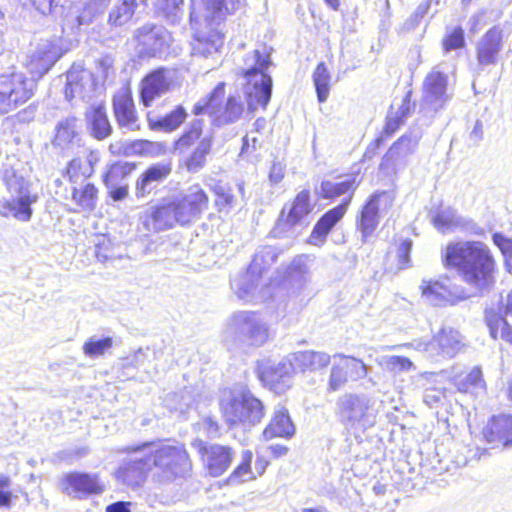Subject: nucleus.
<instances>
[{
	"label": "nucleus",
	"mask_w": 512,
	"mask_h": 512,
	"mask_svg": "<svg viewBox=\"0 0 512 512\" xmlns=\"http://www.w3.org/2000/svg\"><path fill=\"white\" fill-rule=\"evenodd\" d=\"M167 402L171 409L184 413L192 407L195 402V398L192 394V390L184 388L183 390L174 393L167 399Z\"/></svg>",
	"instance_id": "5fc2aeb1"
},
{
	"label": "nucleus",
	"mask_w": 512,
	"mask_h": 512,
	"mask_svg": "<svg viewBox=\"0 0 512 512\" xmlns=\"http://www.w3.org/2000/svg\"><path fill=\"white\" fill-rule=\"evenodd\" d=\"M244 0H191V22L219 25L225 18L242 7Z\"/></svg>",
	"instance_id": "9b49d317"
},
{
	"label": "nucleus",
	"mask_w": 512,
	"mask_h": 512,
	"mask_svg": "<svg viewBox=\"0 0 512 512\" xmlns=\"http://www.w3.org/2000/svg\"><path fill=\"white\" fill-rule=\"evenodd\" d=\"M331 74L325 63L321 62L317 65L313 73V82L320 103H324L330 93Z\"/></svg>",
	"instance_id": "a18cd8bd"
},
{
	"label": "nucleus",
	"mask_w": 512,
	"mask_h": 512,
	"mask_svg": "<svg viewBox=\"0 0 512 512\" xmlns=\"http://www.w3.org/2000/svg\"><path fill=\"white\" fill-rule=\"evenodd\" d=\"M147 0H117L109 12L108 24L121 27L130 22L139 5Z\"/></svg>",
	"instance_id": "72a5a7b5"
},
{
	"label": "nucleus",
	"mask_w": 512,
	"mask_h": 512,
	"mask_svg": "<svg viewBox=\"0 0 512 512\" xmlns=\"http://www.w3.org/2000/svg\"><path fill=\"white\" fill-rule=\"evenodd\" d=\"M421 139L419 131H410L396 141L383 156L381 167L389 168L402 162L411 155L417 148Z\"/></svg>",
	"instance_id": "bb28decb"
},
{
	"label": "nucleus",
	"mask_w": 512,
	"mask_h": 512,
	"mask_svg": "<svg viewBox=\"0 0 512 512\" xmlns=\"http://www.w3.org/2000/svg\"><path fill=\"white\" fill-rule=\"evenodd\" d=\"M204 122L201 119L193 120L185 129L181 137L175 142L174 148L179 153L185 152L191 145L200 139L203 133Z\"/></svg>",
	"instance_id": "c03bdc74"
},
{
	"label": "nucleus",
	"mask_w": 512,
	"mask_h": 512,
	"mask_svg": "<svg viewBox=\"0 0 512 512\" xmlns=\"http://www.w3.org/2000/svg\"><path fill=\"white\" fill-rule=\"evenodd\" d=\"M86 118L90 134L97 140H103L112 133V126L103 106L93 107L87 112Z\"/></svg>",
	"instance_id": "c9c22d12"
},
{
	"label": "nucleus",
	"mask_w": 512,
	"mask_h": 512,
	"mask_svg": "<svg viewBox=\"0 0 512 512\" xmlns=\"http://www.w3.org/2000/svg\"><path fill=\"white\" fill-rule=\"evenodd\" d=\"M79 120L75 116H67L57 122L52 139V146L62 153H68L79 145Z\"/></svg>",
	"instance_id": "b1692460"
},
{
	"label": "nucleus",
	"mask_w": 512,
	"mask_h": 512,
	"mask_svg": "<svg viewBox=\"0 0 512 512\" xmlns=\"http://www.w3.org/2000/svg\"><path fill=\"white\" fill-rule=\"evenodd\" d=\"M420 289L422 297L433 306L453 305L467 297L464 289L452 284L448 277L423 279Z\"/></svg>",
	"instance_id": "4468645a"
},
{
	"label": "nucleus",
	"mask_w": 512,
	"mask_h": 512,
	"mask_svg": "<svg viewBox=\"0 0 512 512\" xmlns=\"http://www.w3.org/2000/svg\"><path fill=\"white\" fill-rule=\"evenodd\" d=\"M216 199L215 205L220 212L230 211L235 203V198L230 187L222 182H217L211 187Z\"/></svg>",
	"instance_id": "603ef678"
},
{
	"label": "nucleus",
	"mask_w": 512,
	"mask_h": 512,
	"mask_svg": "<svg viewBox=\"0 0 512 512\" xmlns=\"http://www.w3.org/2000/svg\"><path fill=\"white\" fill-rule=\"evenodd\" d=\"M142 222L148 231L158 232L172 228L178 223L171 203L155 206L144 212Z\"/></svg>",
	"instance_id": "c756f323"
},
{
	"label": "nucleus",
	"mask_w": 512,
	"mask_h": 512,
	"mask_svg": "<svg viewBox=\"0 0 512 512\" xmlns=\"http://www.w3.org/2000/svg\"><path fill=\"white\" fill-rule=\"evenodd\" d=\"M457 389L465 393H474L478 389L484 388V381L482 379V372L478 367H474L465 376H459L455 379Z\"/></svg>",
	"instance_id": "49530a36"
},
{
	"label": "nucleus",
	"mask_w": 512,
	"mask_h": 512,
	"mask_svg": "<svg viewBox=\"0 0 512 512\" xmlns=\"http://www.w3.org/2000/svg\"><path fill=\"white\" fill-rule=\"evenodd\" d=\"M157 9L172 24L177 23L183 15L184 0H157Z\"/></svg>",
	"instance_id": "864d4df0"
},
{
	"label": "nucleus",
	"mask_w": 512,
	"mask_h": 512,
	"mask_svg": "<svg viewBox=\"0 0 512 512\" xmlns=\"http://www.w3.org/2000/svg\"><path fill=\"white\" fill-rule=\"evenodd\" d=\"M432 0H424L421 2L416 8L415 12L411 15L408 20V25L410 27L417 26L420 21L428 14Z\"/></svg>",
	"instance_id": "774afa93"
},
{
	"label": "nucleus",
	"mask_w": 512,
	"mask_h": 512,
	"mask_svg": "<svg viewBox=\"0 0 512 512\" xmlns=\"http://www.w3.org/2000/svg\"><path fill=\"white\" fill-rule=\"evenodd\" d=\"M140 54L157 57L165 53L171 39L170 33L161 25L145 24L135 33Z\"/></svg>",
	"instance_id": "6ab92c4d"
},
{
	"label": "nucleus",
	"mask_w": 512,
	"mask_h": 512,
	"mask_svg": "<svg viewBox=\"0 0 512 512\" xmlns=\"http://www.w3.org/2000/svg\"><path fill=\"white\" fill-rule=\"evenodd\" d=\"M384 362L386 368L393 372H406L415 370L413 362L403 356H386Z\"/></svg>",
	"instance_id": "052dcab7"
},
{
	"label": "nucleus",
	"mask_w": 512,
	"mask_h": 512,
	"mask_svg": "<svg viewBox=\"0 0 512 512\" xmlns=\"http://www.w3.org/2000/svg\"><path fill=\"white\" fill-rule=\"evenodd\" d=\"M253 454L250 450H243L241 463L236 467L233 473L230 475L229 480L233 482H244L246 480L254 478L251 471V462Z\"/></svg>",
	"instance_id": "6e6d98bb"
},
{
	"label": "nucleus",
	"mask_w": 512,
	"mask_h": 512,
	"mask_svg": "<svg viewBox=\"0 0 512 512\" xmlns=\"http://www.w3.org/2000/svg\"><path fill=\"white\" fill-rule=\"evenodd\" d=\"M337 407L338 415L347 427L366 429L375 422L370 401L365 396L345 394L338 399Z\"/></svg>",
	"instance_id": "9d476101"
},
{
	"label": "nucleus",
	"mask_w": 512,
	"mask_h": 512,
	"mask_svg": "<svg viewBox=\"0 0 512 512\" xmlns=\"http://www.w3.org/2000/svg\"><path fill=\"white\" fill-rule=\"evenodd\" d=\"M193 446L198 450L205 468L213 477L225 473L235 456L234 450L229 446L208 444L201 440L194 441Z\"/></svg>",
	"instance_id": "dca6fc26"
},
{
	"label": "nucleus",
	"mask_w": 512,
	"mask_h": 512,
	"mask_svg": "<svg viewBox=\"0 0 512 512\" xmlns=\"http://www.w3.org/2000/svg\"><path fill=\"white\" fill-rule=\"evenodd\" d=\"M113 109L120 127L128 130L138 128L137 116L130 92L121 91L113 97Z\"/></svg>",
	"instance_id": "7c9ffc66"
},
{
	"label": "nucleus",
	"mask_w": 512,
	"mask_h": 512,
	"mask_svg": "<svg viewBox=\"0 0 512 512\" xmlns=\"http://www.w3.org/2000/svg\"><path fill=\"white\" fill-rule=\"evenodd\" d=\"M95 255L100 262H106L114 257L111 250V241L105 236L97 237L95 243Z\"/></svg>",
	"instance_id": "e2e57ef3"
},
{
	"label": "nucleus",
	"mask_w": 512,
	"mask_h": 512,
	"mask_svg": "<svg viewBox=\"0 0 512 512\" xmlns=\"http://www.w3.org/2000/svg\"><path fill=\"white\" fill-rule=\"evenodd\" d=\"M359 182L355 176H348L339 181L325 180L321 182L319 194L324 199H333L343 195L352 197L358 187Z\"/></svg>",
	"instance_id": "473e14b6"
},
{
	"label": "nucleus",
	"mask_w": 512,
	"mask_h": 512,
	"mask_svg": "<svg viewBox=\"0 0 512 512\" xmlns=\"http://www.w3.org/2000/svg\"><path fill=\"white\" fill-rule=\"evenodd\" d=\"M172 79L170 73L159 68L149 73L141 81L140 98L144 106L149 107L152 102L170 90Z\"/></svg>",
	"instance_id": "412c9836"
},
{
	"label": "nucleus",
	"mask_w": 512,
	"mask_h": 512,
	"mask_svg": "<svg viewBox=\"0 0 512 512\" xmlns=\"http://www.w3.org/2000/svg\"><path fill=\"white\" fill-rule=\"evenodd\" d=\"M296 367L291 354L276 364H264L259 367L258 376L261 382L277 394L284 393L291 385V378Z\"/></svg>",
	"instance_id": "a211bd4d"
},
{
	"label": "nucleus",
	"mask_w": 512,
	"mask_h": 512,
	"mask_svg": "<svg viewBox=\"0 0 512 512\" xmlns=\"http://www.w3.org/2000/svg\"><path fill=\"white\" fill-rule=\"evenodd\" d=\"M182 196L197 219L208 209L209 198L199 184L188 187Z\"/></svg>",
	"instance_id": "a19ab883"
},
{
	"label": "nucleus",
	"mask_w": 512,
	"mask_h": 512,
	"mask_svg": "<svg viewBox=\"0 0 512 512\" xmlns=\"http://www.w3.org/2000/svg\"><path fill=\"white\" fill-rule=\"evenodd\" d=\"M412 249V241L410 239L403 240L397 248L396 258L398 269L403 270L411 266L410 253Z\"/></svg>",
	"instance_id": "680f3d73"
},
{
	"label": "nucleus",
	"mask_w": 512,
	"mask_h": 512,
	"mask_svg": "<svg viewBox=\"0 0 512 512\" xmlns=\"http://www.w3.org/2000/svg\"><path fill=\"white\" fill-rule=\"evenodd\" d=\"M291 360L297 371L316 372L329 365L331 356L323 351L307 350L291 353Z\"/></svg>",
	"instance_id": "2f4dec72"
},
{
	"label": "nucleus",
	"mask_w": 512,
	"mask_h": 512,
	"mask_svg": "<svg viewBox=\"0 0 512 512\" xmlns=\"http://www.w3.org/2000/svg\"><path fill=\"white\" fill-rule=\"evenodd\" d=\"M446 397L445 390L442 388H427L423 395V402L430 408L442 405Z\"/></svg>",
	"instance_id": "69168bd1"
},
{
	"label": "nucleus",
	"mask_w": 512,
	"mask_h": 512,
	"mask_svg": "<svg viewBox=\"0 0 512 512\" xmlns=\"http://www.w3.org/2000/svg\"><path fill=\"white\" fill-rule=\"evenodd\" d=\"M170 203L173 207V210L175 211V216L179 224L185 225L197 220V218L195 217L191 208H189L190 206H188V203L185 201L183 196L175 198Z\"/></svg>",
	"instance_id": "4d7b16f0"
},
{
	"label": "nucleus",
	"mask_w": 512,
	"mask_h": 512,
	"mask_svg": "<svg viewBox=\"0 0 512 512\" xmlns=\"http://www.w3.org/2000/svg\"><path fill=\"white\" fill-rule=\"evenodd\" d=\"M296 428L288 410L283 405L274 408L273 416L263 431V438L271 440L275 437L290 439L295 435Z\"/></svg>",
	"instance_id": "c85d7f7f"
},
{
	"label": "nucleus",
	"mask_w": 512,
	"mask_h": 512,
	"mask_svg": "<svg viewBox=\"0 0 512 512\" xmlns=\"http://www.w3.org/2000/svg\"><path fill=\"white\" fill-rule=\"evenodd\" d=\"M60 490L74 499H84L90 495L101 494L104 490L96 474L70 472L59 481Z\"/></svg>",
	"instance_id": "f3484780"
},
{
	"label": "nucleus",
	"mask_w": 512,
	"mask_h": 512,
	"mask_svg": "<svg viewBox=\"0 0 512 512\" xmlns=\"http://www.w3.org/2000/svg\"><path fill=\"white\" fill-rule=\"evenodd\" d=\"M446 268H455L462 279L479 289H489L495 281L496 263L486 244L480 241L450 243L442 253Z\"/></svg>",
	"instance_id": "f03ea898"
},
{
	"label": "nucleus",
	"mask_w": 512,
	"mask_h": 512,
	"mask_svg": "<svg viewBox=\"0 0 512 512\" xmlns=\"http://www.w3.org/2000/svg\"><path fill=\"white\" fill-rule=\"evenodd\" d=\"M452 93L448 88V76L434 67L423 82V105L435 112L443 109L451 100Z\"/></svg>",
	"instance_id": "2eb2a0df"
},
{
	"label": "nucleus",
	"mask_w": 512,
	"mask_h": 512,
	"mask_svg": "<svg viewBox=\"0 0 512 512\" xmlns=\"http://www.w3.org/2000/svg\"><path fill=\"white\" fill-rule=\"evenodd\" d=\"M5 182L10 199L0 204V214L13 216L23 222L29 221L33 214L31 205L38 200V195L32 193L29 182L15 171H6Z\"/></svg>",
	"instance_id": "6e6552de"
},
{
	"label": "nucleus",
	"mask_w": 512,
	"mask_h": 512,
	"mask_svg": "<svg viewBox=\"0 0 512 512\" xmlns=\"http://www.w3.org/2000/svg\"><path fill=\"white\" fill-rule=\"evenodd\" d=\"M140 452H146L154 472L153 480L158 483H171L190 475L192 463L184 445L163 441L143 442Z\"/></svg>",
	"instance_id": "7ed1b4c3"
},
{
	"label": "nucleus",
	"mask_w": 512,
	"mask_h": 512,
	"mask_svg": "<svg viewBox=\"0 0 512 512\" xmlns=\"http://www.w3.org/2000/svg\"><path fill=\"white\" fill-rule=\"evenodd\" d=\"M220 409L230 426H254L265 415L263 403L249 390L234 389L223 393Z\"/></svg>",
	"instance_id": "423d86ee"
},
{
	"label": "nucleus",
	"mask_w": 512,
	"mask_h": 512,
	"mask_svg": "<svg viewBox=\"0 0 512 512\" xmlns=\"http://www.w3.org/2000/svg\"><path fill=\"white\" fill-rule=\"evenodd\" d=\"M61 37L40 40L27 55L26 67L31 78L23 72L0 75V114L15 110L34 94L35 81L46 74L65 54Z\"/></svg>",
	"instance_id": "f257e3e1"
},
{
	"label": "nucleus",
	"mask_w": 512,
	"mask_h": 512,
	"mask_svg": "<svg viewBox=\"0 0 512 512\" xmlns=\"http://www.w3.org/2000/svg\"><path fill=\"white\" fill-rule=\"evenodd\" d=\"M126 174V167L122 164H113L105 175L104 182L109 189V194L114 201L124 199L128 194V185L122 184L116 186L119 177Z\"/></svg>",
	"instance_id": "ea45409f"
},
{
	"label": "nucleus",
	"mask_w": 512,
	"mask_h": 512,
	"mask_svg": "<svg viewBox=\"0 0 512 512\" xmlns=\"http://www.w3.org/2000/svg\"><path fill=\"white\" fill-rule=\"evenodd\" d=\"M140 445L128 446L125 451L132 453V458L125 461L117 470L116 477L124 485L136 489L146 482L148 474L152 471L150 458L146 452H140Z\"/></svg>",
	"instance_id": "ddd939ff"
},
{
	"label": "nucleus",
	"mask_w": 512,
	"mask_h": 512,
	"mask_svg": "<svg viewBox=\"0 0 512 512\" xmlns=\"http://www.w3.org/2000/svg\"><path fill=\"white\" fill-rule=\"evenodd\" d=\"M334 358L340 357L339 364H333L328 380V390L335 392L341 389L347 382V369H355L357 377H364L367 373L366 366L361 360L349 358L342 354H336Z\"/></svg>",
	"instance_id": "cd10ccee"
},
{
	"label": "nucleus",
	"mask_w": 512,
	"mask_h": 512,
	"mask_svg": "<svg viewBox=\"0 0 512 512\" xmlns=\"http://www.w3.org/2000/svg\"><path fill=\"white\" fill-rule=\"evenodd\" d=\"M95 12V4L93 3H88L81 13H79L78 8H72L69 14L65 17V25L70 29L79 28L82 25H88L95 16Z\"/></svg>",
	"instance_id": "8fccbe9b"
},
{
	"label": "nucleus",
	"mask_w": 512,
	"mask_h": 512,
	"mask_svg": "<svg viewBox=\"0 0 512 512\" xmlns=\"http://www.w3.org/2000/svg\"><path fill=\"white\" fill-rule=\"evenodd\" d=\"M223 43V36L215 30L198 35L193 46L194 55L211 56L219 51Z\"/></svg>",
	"instance_id": "58836bf2"
},
{
	"label": "nucleus",
	"mask_w": 512,
	"mask_h": 512,
	"mask_svg": "<svg viewBox=\"0 0 512 512\" xmlns=\"http://www.w3.org/2000/svg\"><path fill=\"white\" fill-rule=\"evenodd\" d=\"M14 494L12 481L8 476L0 474V507H9Z\"/></svg>",
	"instance_id": "0e129e2a"
},
{
	"label": "nucleus",
	"mask_w": 512,
	"mask_h": 512,
	"mask_svg": "<svg viewBox=\"0 0 512 512\" xmlns=\"http://www.w3.org/2000/svg\"><path fill=\"white\" fill-rule=\"evenodd\" d=\"M213 145L212 135L204 136L193 151L186 157L184 165L188 172L197 173L206 165V159Z\"/></svg>",
	"instance_id": "e433bc0d"
},
{
	"label": "nucleus",
	"mask_w": 512,
	"mask_h": 512,
	"mask_svg": "<svg viewBox=\"0 0 512 512\" xmlns=\"http://www.w3.org/2000/svg\"><path fill=\"white\" fill-rule=\"evenodd\" d=\"M171 164L159 162L148 167L137 179L135 194L137 198L150 195L170 174Z\"/></svg>",
	"instance_id": "393cba45"
},
{
	"label": "nucleus",
	"mask_w": 512,
	"mask_h": 512,
	"mask_svg": "<svg viewBox=\"0 0 512 512\" xmlns=\"http://www.w3.org/2000/svg\"><path fill=\"white\" fill-rule=\"evenodd\" d=\"M394 199V194L391 191L376 192L370 196L356 223L363 242L374 233L379 225L380 215L387 213L392 208Z\"/></svg>",
	"instance_id": "f8f14e48"
},
{
	"label": "nucleus",
	"mask_w": 512,
	"mask_h": 512,
	"mask_svg": "<svg viewBox=\"0 0 512 512\" xmlns=\"http://www.w3.org/2000/svg\"><path fill=\"white\" fill-rule=\"evenodd\" d=\"M262 276L258 272L247 268L234 275L230 280V287L235 297L243 303H256L262 299L260 284Z\"/></svg>",
	"instance_id": "aec40b11"
},
{
	"label": "nucleus",
	"mask_w": 512,
	"mask_h": 512,
	"mask_svg": "<svg viewBox=\"0 0 512 512\" xmlns=\"http://www.w3.org/2000/svg\"><path fill=\"white\" fill-rule=\"evenodd\" d=\"M502 30L494 26L489 29L476 45V57L480 66L494 65L502 50Z\"/></svg>",
	"instance_id": "5701e85b"
},
{
	"label": "nucleus",
	"mask_w": 512,
	"mask_h": 512,
	"mask_svg": "<svg viewBox=\"0 0 512 512\" xmlns=\"http://www.w3.org/2000/svg\"><path fill=\"white\" fill-rule=\"evenodd\" d=\"M486 322L489 328L490 336L493 339L501 338L512 344V327L507 321L496 313L487 312Z\"/></svg>",
	"instance_id": "37998d69"
},
{
	"label": "nucleus",
	"mask_w": 512,
	"mask_h": 512,
	"mask_svg": "<svg viewBox=\"0 0 512 512\" xmlns=\"http://www.w3.org/2000/svg\"><path fill=\"white\" fill-rule=\"evenodd\" d=\"M225 83H218L205 97L199 99L193 106L194 115L207 114L214 127L231 125L240 120L244 112L243 103L238 96L230 95L224 102Z\"/></svg>",
	"instance_id": "39448f33"
},
{
	"label": "nucleus",
	"mask_w": 512,
	"mask_h": 512,
	"mask_svg": "<svg viewBox=\"0 0 512 512\" xmlns=\"http://www.w3.org/2000/svg\"><path fill=\"white\" fill-rule=\"evenodd\" d=\"M311 212L310 205V193L308 190H303L297 194L295 197L287 218L286 222L290 226H294L298 224L304 217H306Z\"/></svg>",
	"instance_id": "79ce46f5"
},
{
	"label": "nucleus",
	"mask_w": 512,
	"mask_h": 512,
	"mask_svg": "<svg viewBox=\"0 0 512 512\" xmlns=\"http://www.w3.org/2000/svg\"><path fill=\"white\" fill-rule=\"evenodd\" d=\"M403 346L411 347L416 351L424 353L431 360L454 358L465 348V338L457 330L450 326L441 327L429 341L423 339L414 340Z\"/></svg>",
	"instance_id": "1a4fd4ad"
},
{
	"label": "nucleus",
	"mask_w": 512,
	"mask_h": 512,
	"mask_svg": "<svg viewBox=\"0 0 512 512\" xmlns=\"http://www.w3.org/2000/svg\"><path fill=\"white\" fill-rule=\"evenodd\" d=\"M277 259L276 249L272 246L260 248L254 255L249 268L262 276L263 272L269 268Z\"/></svg>",
	"instance_id": "de8ad7c7"
},
{
	"label": "nucleus",
	"mask_w": 512,
	"mask_h": 512,
	"mask_svg": "<svg viewBox=\"0 0 512 512\" xmlns=\"http://www.w3.org/2000/svg\"><path fill=\"white\" fill-rule=\"evenodd\" d=\"M226 326L234 340L245 346L261 347L271 336L267 320L257 311H235L229 316Z\"/></svg>",
	"instance_id": "0eeeda50"
},
{
	"label": "nucleus",
	"mask_w": 512,
	"mask_h": 512,
	"mask_svg": "<svg viewBox=\"0 0 512 512\" xmlns=\"http://www.w3.org/2000/svg\"><path fill=\"white\" fill-rule=\"evenodd\" d=\"M113 346L112 337L91 336L83 345V353L89 358H98Z\"/></svg>",
	"instance_id": "3c124183"
},
{
	"label": "nucleus",
	"mask_w": 512,
	"mask_h": 512,
	"mask_svg": "<svg viewBox=\"0 0 512 512\" xmlns=\"http://www.w3.org/2000/svg\"><path fill=\"white\" fill-rule=\"evenodd\" d=\"M433 224L437 230L445 233L458 228H465L468 221L458 215L452 207H444L438 209L433 216Z\"/></svg>",
	"instance_id": "4c0bfd02"
},
{
	"label": "nucleus",
	"mask_w": 512,
	"mask_h": 512,
	"mask_svg": "<svg viewBox=\"0 0 512 512\" xmlns=\"http://www.w3.org/2000/svg\"><path fill=\"white\" fill-rule=\"evenodd\" d=\"M82 76L76 71H69L67 73V82L65 85V96L68 100L76 97H84L83 93Z\"/></svg>",
	"instance_id": "13d9d810"
},
{
	"label": "nucleus",
	"mask_w": 512,
	"mask_h": 512,
	"mask_svg": "<svg viewBox=\"0 0 512 512\" xmlns=\"http://www.w3.org/2000/svg\"><path fill=\"white\" fill-rule=\"evenodd\" d=\"M492 239L505 257L506 264L509 265V261H512V239L505 237L501 233H494Z\"/></svg>",
	"instance_id": "338daca9"
},
{
	"label": "nucleus",
	"mask_w": 512,
	"mask_h": 512,
	"mask_svg": "<svg viewBox=\"0 0 512 512\" xmlns=\"http://www.w3.org/2000/svg\"><path fill=\"white\" fill-rule=\"evenodd\" d=\"M442 44L445 52H449L464 47V30L461 27L454 28L450 33H448L444 37Z\"/></svg>",
	"instance_id": "bf43d9fd"
},
{
	"label": "nucleus",
	"mask_w": 512,
	"mask_h": 512,
	"mask_svg": "<svg viewBox=\"0 0 512 512\" xmlns=\"http://www.w3.org/2000/svg\"><path fill=\"white\" fill-rule=\"evenodd\" d=\"M488 443L494 446H512V415L493 416L483 431Z\"/></svg>",
	"instance_id": "a878e982"
},
{
	"label": "nucleus",
	"mask_w": 512,
	"mask_h": 512,
	"mask_svg": "<svg viewBox=\"0 0 512 512\" xmlns=\"http://www.w3.org/2000/svg\"><path fill=\"white\" fill-rule=\"evenodd\" d=\"M272 64L270 52L267 47L253 50L244 58L243 76L246 80L244 93L249 109L255 110L258 106L265 108L272 94V78L266 72Z\"/></svg>",
	"instance_id": "20e7f679"
},
{
	"label": "nucleus",
	"mask_w": 512,
	"mask_h": 512,
	"mask_svg": "<svg viewBox=\"0 0 512 512\" xmlns=\"http://www.w3.org/2000/svg\"><path fill=\"white\" fill-rule=\"evenodd\" d=\"M72 199L83 210L92 211L96 206L97 189L91 183L85 184L81 189L74 188Z\"/></svg>",
	"instance_id": "09e8293b"
},
{
	"label": "nucleus",
	"mask_w": 512,
	"mask_h": 512,
	"mask_svg": "<svg viewBox=\"0 0 512 512\" xmlns=\"http://www.w3.org/2000/svg\"><path fill=\"white\" fill-rule=\"evenodd\" d=\"M350 203L351 196L344 197L339 205L323 214L316 222L309 242L314 245H322L333 227L344 217Z\"/></svg>",
	"instance_id": "4be33fe9"
},
{
	"label": "nucleus",
	"mask_w": 512,
	"mask_h": 512,
	"mask_svg": "<svg viewBox=\"0 0 512 512\" xmlns=\"http://www.w3.org/2000/svg\"><path fill=\"white\" fill-rule=\"evenodd\" d=\"M187 115L186 109L182 105H178L164 116L149 115L148 121L153 130L171 132L180 127Z\"/></svg>",
	"instance_id": "f704fd0d"
}]
</instances>
